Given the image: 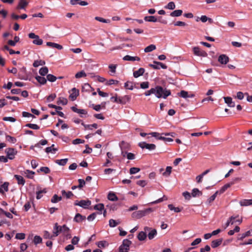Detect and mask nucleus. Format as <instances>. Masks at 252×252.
Segmentation results:
<instances>
[{
  "label": "nucleus",
  "instance_id": "f257e3e1",
  "mask_svg": "<svg viewBox=\"0 0 252 252\" xmlns=\"http://www.w3.org/2000/svg\"><path fill=\"white\" fill-rule=\"evenodd\" d=\"M155 90L154 94L158 98H166L167 96L171 94V92L169 90L163 89L162 87L157 86L154 88Z\"/></svg>",
  "mask_w": 252,
  "mask_h": 252
},
{
  "label": "nucleus",
  "instance_id": "f03ea898",
  "mask_svg": "<svg viewBox=\"0 0 252 252\" xmlns=\"http://www.w3.org/2000/svg\"><path fill=\"white\" fill-rule=\"evenodd\" d=\"M152 211V208H149L144 210H139L138 211L134 212L132 214L131 216L134 219H139L146 216Z\"/></svg>",
  "mask_w": 252,
  "mask_h": 252
},
{
  "label": "nucleus",
  "instance_id": "7ed1b4c3",
  "mask_svg": "<svg viewBox=\"0 0 252 252\" xmlns=\"http://www.w3.org/2000/svg\"><path fill=\"white\" fill-rule=\"evenodd\" d=\"M241 180V178L239 177H236L233 179L231 182L225 184L221 187L220 190H218L219 191V194L223 193L228 188H230L231 186L235 184V183L240 182Z\"/></svg>",
  "mask_w": 252,
  "mask_h": 252
},
{
  "label": "nucleus",
  "instance_id": "20e7f679",
  "mask_svg": "<svg viewBox=\"0 0 252 252\" xmlns=\"http://www.w3.org/2000/svg\"><path fill=\"white\" fill-rule=\"evenodd\" d=\"M131 244V242L128 239H124L122 244L119 247L120 252H128L129 249V246Z\"/></svg>",
  "mask_w": 252,
  "mask_h": 252
},
{
  "label": "nucleus",
  "instance_id": "39448f33",
  "mask_svg": "<svg viewBox=\"0 0 252 252\" xmlns=\"http://www.w3.org/2000/svg\"><path fill=\"white\" fill-rule=\"evenodd\" d=\"M29 37L31 39H34L32 43L37 45H40L43 43V40L39 38V36L33 32L30 33L28 35Z\"/></svg>",
  "mask_w": 252,
  "mask_h": 252
},
{
  "label": "nucleus",
  "instance_id": "423d86ee",
  "mask_svg": "<svg viewBox=\"0 0 252 252\" xmlns=\"http://www.w3.org/2000/svg\"><path fill=\"white\" fill-rule=\"evenodd\" d=\"M91 205V201L89 200H81L80 201H76L74 205L79 206L84 209H87Z\"/></svg>",
  "mask_w": 252,
  "mask_h": 252
},
{
  "label": "nucleus",
  "instance_id": "0eeeda50",
  "mask_svg": "<svg viewBox=\"0 0 252 252\" xmlns=\"http://www.w3.org/2000/svg\"><path fill=\"white\" fill-rule=\"evenodd\" d=\"M59 231L60 233H62L63 235L67 238V239L70 238L71 235L69 232L70 229L65 224H64L63 226H60Z\"/></svg>",
  "mask_w": 252,
  "mask_h": 252
},
{
  "label": "nucleus",
  "instance_id": "6e6552de",
  "mask_svg": "<svg viewBox=\"0 0 252 252\" xmlns=\"http://www.w3.org/2000/svg\"><path fill=\"white\" fill-rule=\"evenodd\" d=\"M192 50L193 54L196 56L202 57H206L207 56V53L198 47H194L192 48Z\"/></svg>",
  "mask_w": 252,
  "mask_h": 252
},
{
  "label": "nucleus",
  "instance_id": "1a4fd4ad",
  "mask_svg": "<svg viewBox=\"0 0 252 252\" xmlns=\"http://www.w3.org/2000/svg\"><path fill=\"white\" fill-rule=\"evenodd\" d=\"M5 152L7 154L8 158L10 159H14L15 156L17 153V150L14 148H7L5 149Z\"/></svg>",
  "mask_w": 252,
  "mask_h": 252
},
{
  "label": "nucleus",
  "instance_id": "9d476101",
  "mask_svg": "<svg viewBox=\"0 0 252 252\" xmlns=\"http://www.w3.org/2000/svg\"><path fill=\"white\" fill-rule=\"evenodd\" d=\"M138 146L142 149L146 148L149 150H154L156 149V146L154 144H148L145 142L139 143Z\"/></svg>",
  "mask_w": 252,
  "mask_h": 252
},
{
  "label": "nucleus",
  "instance_id": "9b49d317",
  "mask_svg": "<svg viewBox=\"0 0 252 252\" xmlns=\"http://www.w3.org/2000/svg\"><path fill=\"white\" fill-rule=\"evenodd\" d=\"M145 231H149V232L148 234V237L149 240H152L154 237L157 234V231L156 229H152L151 227H145L144 228Z\"/></svg>",
  "mask_w": 252,
  "mask_h": 252
},
{
  "label": "nucleus",
  "instance_id": "f8f14e48",
  "mask_svg": "<svg viewBox=\"0 0 252 252\" xmlns=\"http://www.w3.org/2000/svg\"><path fill=\"white\" fill-rule=\"evenodd\" d=\"M18 78L22 80H27L28 78L26 67H23L20 69L18 74Z\"/></svg>",
  "mask_w": 252,
  "mask_h": 252
},
{
  "label": "nucleus",
  "instance_id": "ddd939ff",
  "mask_svg": "<svg viewBox=\"0 0 252 252\" xmlns=\"http://www.w3.org/2000/svg\"><path fill=\"white\" fill-rule=\"evenodd\" d=\"M29 4V0H19L18 4L16 7V9H25Z\"/></svg>",
  "mask_w": 252,
  "mask_h": 252
},
{
  "label": "nucleus",
  "instance_id": "4468645a",
  "mask_svg": "<svg viewBox=\"0 0 252 252\" xmlns=\"http://www.w3.org/2000/svg\"><path fill=\"white\" fill-rule=\"evenodd\" d=\"M161 17H159V19H157L155 16H145L144 17V20L147 22H160L164 24H166V22H161L160 19Z\"/></svg>",
  "mask_w": 252,
  "mask_h": 252
},
{
  "label": "nucleus",
  "instance_id": "2eb2a0df",
  "mask_svg": "<svg viewBox=\"0 0 252 252\" xmlns=\"http://www.w3.org/2000/svg\"><path fill=\"white\" fill-rule=\"evenodd\" d=\"M218 61L222 64H226L229 62V58L226 55L222 54L219 57Z\"/></svg>",
  "mask_w": 252,
  "mask_h": 252
},
{
  "label": "nucleus",
  "instance_id": "dca6fc26",
  "mask_svg": "<svg viewBox=\"0 0 252 252\" xmlns=\"http://www.w3.org/2000/svg\"><path fill=\"white\" fill-rule=\"evenodd\" d=\"M79 90L76 89L75 88H73L71 90V93L69 95V97L73 101L76 99L77 96L79 95Z\"/></svg>",
  "mask_w": 252,
  "mask_h": 252
},
{
  "label": "nucleus",
  "instance_id": "f3484780",
  "mask_svg": "<svg viewBox=\"0 0 252 252\" xmlns=\"http://www.w3.org/2000/svg\"><path fill=\"white\" fill-rule=\"evenodd\" d=\"M71 109L73 112L80 114L81 117H83L82 115H86L87 114V111L85 109H78L75 106L71 107Z\"/></svg>",
  "mask_w": 252,
  "mask_h": 252
},
{
  "label": "nucleus",
  "instance_id": "a211bd4d",
  "mask_svg": "<svg viewBox=\"0 0 252 252\" xmlns=\"http://www.w3.org/2000/svg\"><path fill=\"white\" fill-rule=\"evenodd\" d=\"M123 60L124 61H126L134 62L135 61H140V58L137 56L132 57L129 55H126L123 57Z\"/></svg>",
  "mask_w": 252,
  "mask_h": 252
},
{
  "label": "nucleus",
  "instance_id": "6ab92c4d",
  "mask_svg": "<svg viewBox=\"0 0 252 252\" xmlns=\"http://www.w3.org/2000/svg\"><path fill=\"white\" fill-rule=\"evenodd\" d=\"M86 218L84 216H82L79 213H77L76 214L75 217L73 219L74 221H75L76 222H81L83 220H86Z\"/></svg>",
  "mask_w": 252,
  "mask_h": 252
},
{
  "label": "nucleus",
  "instance_id": "aec40b11",
  "mask_svg": "<svg viewBox=\"0 0 252 252\" xmlns=\"http://www.w3.org/2000/svg\"><path fill=\"white\" fill-rule=\"evenodd\" d=\"M8 182H4L2 185L0 186V193L3 194L4 192H7L8 190Z\"/></svg>",
  "mask_w": 252,
  "mask_h": 252
},
{
  "label": "nucleus",
  "instance_id": "412c9836",
  "mask_svg": "<svg viewBox=\"0 0 252 252\" xmlns=\"http://www.w3.org/2000/svg\"><path fill=\"white\" fill-rule=\"evenodd\" d=\"M46 45L52 48H57L58 50H62L63 48L61 45L51 42H47Z\"/></svg>",
  "mask_w": 252,
  "mask_h": 252
},
{
  "label": "nucleus",
  "instance_id": "4be33fe9",
  "mask_svg": "<svg viewBox=\"0 0 252 252\" xmlns=\"http://www.w3.org/2000/svg\"><path fill=\"white\" fill-rule=\"evenodd\" d=\"M225 103H227L229 107H235V103L232 101V99L231 97H223Z\"/></svg>",
  "mask_w": 252,
  "mask_h": 252
},
{
  "label": "nucleus",
  "instance_id": "5701e85b",
  "mask_svg": "<svg viewBox=\"0 0 252 252\" xmlns=\"http://www.w3.org/2000/svg\"><path fill=\"white\" fill-rule=\"evenodd\" d=\"M222 241H223V239L222 238L213 240L211 243V247L213 248H216L219 247V246H220L221 245Z\"/></svg>",
  "mask_w": 252,
  "mask_h": 252
},
{
  "label": "nucleus",
  "instance_id": "b1692460",
  "mask_svg": "<svg viewBox=\"0 0 252 252\" xmlns=\"http://www.w3.org/2000/svg\"><path fill=\"white\" fill-rule=\"evenodd\" d=\"M145 71V70L144 68L141 67L138 70L133 72V76L135 78H138V77L142 76L144 74Z\"/></svg>",
  "mask_w": 252,
  "mask_h": 252
},
{
  "label": "nucleus",
  "instance_id": "393cba45",
  "mask_svg": "<svg viewBox=\"0 0 252 252\" xmlns=\"http://www.w3.org/2000/svg\"><path fill=\"white\" fill-rule=\"evenodd\" d=\"M60 227V226L58 225V223L56 222L55 223L53 231V236L54 237H56L59 235Z\"/></svg>",
  "mask_w": 252,
  "mask_h": 252
},
{
  "label": "nucleus",
  "instance_id": "a878e982",
  "mask_svg": "<svg viewBox=\"0 0 252 252\" xmlns=\"http://www.w3.org/2000/svg\"><path fill=\"white\" fill-rule=\"evenodd\" d=\"M14 177L17 180L18 185L23 186L25 184V180L22 176L18 175H15Z\"/></svg>",
  "mask_w": 252,
  "mask_h": 252
},
{
  "label": "nucleus",
  "instance_id": "bb28decb",
  "mask_svg": "<svg viewBox=\"0 0 252 252\" xmlns=\"http://www.w3.org/2000/svg\"><path fill=\"white\" fill-rule=\"evenodd\" d=\"M129 97L127 95H125L124 97L121 98L119 97L117 98V101L116 102V103L124 104H126V100H129Z\"/></svg>",
  "mask_w": 252,
  "mask_h": 252
},
{
  "label": "nucleus",
  "instance_id": "cd10ccee",
  "mask_svg": "<svg viewBox=\"0 0 252 252\" xmlns=\"http://www.w3.org/2000/svg\"><path fill=\"white\" fill-rule=\"evenodd\" d=\"M240 204L242 206L252 205V199H243L240 201Z\"/></svg>",
  "mask_w": 252,
  "mask_h": 252
},
{
  "label": "nucleus",
  "instance_id": "c85d7f7f",
  "mask_svg": "<svg viewBox=\"0 0 252 252\" xmlns=\"http://www.w3.org/2000/svg\"><path fill=\"white\" fill-rule=\"evenodd\" d=\"M202 192L200 191L198 189L195 188L193 189L192 190L191 195L193 197H195L196 196H200L202 195Z\"/></svg>",
  "mask_w": 252,
  "mask_h": 252
},
{
  "label": "nucleus",
  "instance_id": "c756f323",
  "mask_svg": "<svg viewBox=\"0 0 252 252\" xmlns=\"http://www.w3.org/2000/svg\"><path fill=\"white\" fill-rule=\"evenodd\" d=\"M120 223L121 221L119 220H116L113 219H110L109 221V225L111 227H114Z\"/></svg>",
  "mask_w": 252,
  "mask_h": 252
},
{
  "label": "nucleus",
  "instance_id": "7c9ffc66",
  "mask_svg": "<svg viewBox=\"0 0 252 252\" xmlns=\"http://www.w3.org/2000/svg\"><path fill=\"white\" fill-rule=\"evenodd\" d=\"M82 125L83 126L85 127V128L89 129H92L93 128H97L98 127V126L96 124H93L92 125H86L84 123H82Z\"/></svg>",
  "mask_w": 252,
  "mask_h": 252
},
{
  "label": "nucleus",
  "instance_id": "2f4dec72",
  "mask_svg": "<svg viewBox=\"0 0 252 252\" xmlns=\"http://www.w3.org/2000/svg\"><path fill=\"white\" fill-rule=\"evenodd\" d=\"M61 192L62 195L67 199L70 198L71 197L73 196V193L70 191L66 192L64 190H62Z\"/></svg>",
  "mask_w": 252,
  "mask_h": 252
},
{
  "label": "nucleus",
  "instance_id": "473e14b6",
  "mask_svg": "<svg viewBox=\"0 0 252 252\" xmlns=\"http://www.w3.org/2000/svg\"><path fill=\"white\" fill-rule=\"evenodd\" d=\"M35 79L38 83L42 85L45 84L47 82L46 79L45 77H43V76H37L35 77Z\"/></svg>",
  "mask_w": 252,
  "mask_h": 252
},
{
  "label": "nucleus",
  "instance_id": "72a5a7b5",
  "mask_svg": "<svg viewBox=\"0 0 252 252\" xmlns=\"http://www.w3.org/2000/svg\"><path fill=\"white\" fill-rule=\"evenodd\" d=\"M183 11L180 9L175 10L170 13V16L172 17H178L182 14Z\"/></svg>",
  "mask_w": 252,
  "mask_h": 252
},
{
  "label": "nucleus",
  "instance_id": "f704fd0d",
  "mask_svg": "<svg viewBox=\"0 0 252 252\" xmlns=\"http://www.w3.org/2000/svg\"><path fill=\"white\" fill-rule=\"evenodd\" d=\"M108 199L111 201H117L118 200V198L116 194L113 192H109L108 195Z\"/></svg>",
  "mask_w": 252,
  "mask_h": 252
},
{
  "label": "nucleus",
  "instance_id": "c9c22d12",
  "mask_svg": "<svg viewBox=\"0 0 252 252\" xmlns=\"http://www.w3.org/2000/svg\"><path fill=\"white\" fill-rule=\"evenodd\" d=\"M48 72V68L46 66H44L43 67H41L39 70V73L41 76H45L46 75Z\"/></svg>",
  "mask_w": 252,
  "mask_h": 252
},
{
  "label": "nucleus",
  "instance_id": "e433bc0d",
  "mask_svg": "<svg viewBox=\"0 0 252 252\" xmlns=\"http://www.w3.org/2000/svg\"><path fill=\"white\" fill-rule=\"evenodd\" d=\"M54 146V144H53L51 147H48L45 149V152L47 153H55L58 150L57 148H53Z\"/></svg>",
  "mask_w": 252,
  "mask_h": 252
},
{
  "label": "nucleus",
  "instance_id": "4c0bfd02",
  "mask_svg": "<svg viewBox=\"0 0 252 252\" xmlns=\"http://www.w3.org/2000/svg\"><path fill=\"white\" fill-rule=\"evenodd\" d=\"M147 237L146 232L144 231H141L139 233L137 238L139 241L144 240Z\"/></svg>",
  "mask_w": 252,
  "mask_h": 252
},
{
  "label": "nucleus",
  "instance_id": "58836bf2",
  "mask_svg": "<svg viewBox=\"0 0 252 252\" xmlns=\"http://www.w3.org/2000/svg\"><path fill=\"white\" fill-rule=\"evenodd\" d=\"M172 171V167L171 166H167L166 168V170L165 171H164L163 173H162V174L163 176L165 177L169 176Z\"/></svg>",
  "mask_w": 252,
  "mask_h": 252
},
{
  "label": "nucleus",
  "instance_id": "ea45409f",
  "mask_svg": "<svg viewBox=\"0 0 252 252\" xmlns=\"http://www.w3.org/2000/svg\"><path fill=\"white\" fill-rule=\"evenodd\" d=\"M156 49V47L155 45L151 44L145 48L144 52L146 53L150 52L155 50Z\"/></svg>",
  "mask_w": 252,
  "mask_h": 252
},
{
  "label": "nucleus",
  "instance_id": "a19ab883",
  "mask_svg": "<svg viewBox=\"0 0 252 252\" xmlns=\"http://www.w3.org/2000/svg\"><path fill=\"white\" fill-rule=\"evenodd\" d=\"M67 161V158H64L62 159H57L55 162L60 165L64 166L66 164Z\"/></svg>",
  "mask_w": 252,
  "mask_h": 252
},
{
  "label": "nucleus",
  "instance_id": "79ce46f5",
  "mask_svg": "<svg viewBox=\"0 0 252 252\" xmlns=\"http://www.w3.org/2000/svg\"><path fill=\"white\" fill-rule=\"evenodd\" d=\"M45 64V62L42 60H36L33 63V66L35 67H38L39 65H43Z\"/></svg>",
  "mask_w": 252,
  "mask_h": 252
},
{
  "label": "nucleus",
  "instance_id": "37998d69",
  "mask_svg": "<svg viewBox=\"0 0 252 252\" xmlns=\"http://www.w3.org/2000/svg\"><path fill=\"white\" fill-rule=\"evenodd\" d=\"M61 196H58L57 194H54L51 198V201L53 203H57L62 200Z\"/></svg>",
  "mask_w": 252,
  "mask_h": 252
},
{
  "label": "nucleus",
  "instance_id": "c03bdc74",
  "mask_svg": "<svg viewBox=\"0 0 252 252\" xmlns=\"http://www.w3.org/2000/svg\"><path fill=\"white\" fill-rule=\"evenodd\" d=\"M25 126L28 127L29 128H31L33 129H35V130L39 129L40 128L39 126L38 125H37L36 124H31V123L27 124L25 125Z\"/></svg>",
  "mask_w": 252,
  "mask_h": 252
},
{
  "label": "nucleus",
  "instance_id": "a18cd8bd",
  "mask_svg": "<svg viewBox=\"0 0 252 252\" xmlns=\"http://www.w3.org/2000/svg\"><path fill=\"white\" fill-rule=\"evenodd\" d=\"M168 207L170 210L174 211L175 212L179 213L181 211V209L179 207H175L172 204H169Z\"/></svg>",
  "mask_w": 252,
  "mask_h": 252
},
{
  "label": "nucleus",
  "instance_id": "49530a36",
  "mask_svg": "<svg viewBox=\"0 0 252 252\" xmlns=\"http://www.w3.org/2000/svg\"><path fill=\"white\" fill-rule=\"evenodd\" d=\"M86 76H87V75H86L85 72L84 70H82L80 72H77L75 74V77L76 78H80L81 77H86Z\"/></svg>",
  "mask_w": 252,
  "mask_h": 252
},
{
  "label": "nucleus",
  "instance_id": "de8ad7c7",
  "mask_svg": "<svg viewBox=\"0 0 252 252\" xmlns=\"http://www.w3.org/2000/svg\"><path fill=\"white\" fill-rule=\"evenodd\" d=\"M133 83L129 81H127L125 83V87L126 89L132 90L133 89Z\"/></svg>",
  "mask_w": 252,
  "mask_h": 252
},
{
  "label": "nucleus",
  "instance_id": "09e8293b",
  "mask_svg": "<svg viewBox=\"0 0 252 252\" xmlns=\"http://www.w3.org/2000/svg\"><path fill=\"white\" fill-rule=\"evenodd\" d=\"M67 99L63 98V97H60L58 100V104H62V105H66L67 103Z\"/></svg>",
  "mask_w": 252,
  "mask_h": 252
},
{
  "label": "nucleus",
  "instance_id": "8fccbe9b",
  "mask_svg": "<svg viewBox=\"0 0 252 252\" xmlns=\"http://www.w3.org/2000/svg\"><path fill=\"white\" fill-rule=\"evenodd\" d=\"M95 20L99 21L100 22L104 23H109L110 22V20L109 19H105L100 17H95L94 18Z\"/></svg>",
  "mask_w": 252,
  "mask_h": 252
},
{
  "label": "nucleus",
  "instance_id": "3c124183",
  "mask_svg": "<svg viewBox=\"0 0 252 252\" xmlns=\"http://www.w3.org/2000/svg\"><path fill=\"white\" fill-rule=\"evenodd\" d=\"M178 95L183 98H188L189 97V96L188 94V92H186L185 91H181L180 93H178Z\"/></svg>",
  "mask_w": 252,
  "mask_h": 252
},
{
  "label": "nucleus",
  "instance_id": "603ef678",
  "mask_svg": "<svg viewBox=\"0 0 252 252\" xmlns=\"http://www.w3.org/2000/svg\"><path fill=\"white\" fill-rule=\"evenodd\" d=\"M42 238L39 236L36 235L34 237L33 242L35 245L41 243L42 242Z\"/></svg>",
  "mask_w": 252,
  "mask_h": 252
},
{
  "label": "nucleus",
  "instance_id": "864d4df0",
  "mask_svg": "<svg viewBox=\"0 0 252 252\" xmlns=\"http://www.w3.org/2000/svg\"><path fill=\"white\" fill-rule=\"evenodd\" d=\"M165 8L168 9L173 10L175 8V4L174 2H169L167 5L165 6Z\"/></svg>",
  "mask_w": 252,
  "mask_h": 252
},
{
  "label": "nucleus",
  "instance_id": "5fc2aeb1",
  "mask_svg": "<svg viewBox=\"0 0 252 252\" xmlns=\"http://www.w3.org/2000/svg\"><path fill=\"white\" fill-rule=\"evenodd\" d=\"M47 79L50 82H53L56 80L57 77L52 74H49L47 75Z\"/></svg>",
  "mask_w": 252,
  "mask_h": 252
},
{
  "label": "nucleus",
  "instance_id": "6e6d98bb",
  "mask_svg": "<svg viewBox=\"0 0 252 252\" xmlns=\"http://www.w3.org/2000/svg\"><path fill=\"white\" fill-rule=\"evenodd\" d=\"M46 192V190L45 189L37 191L36 192V199H40L42 196V194L43 193H45Z\"/></svg>",
  "mask_w": 252,
  "mask_h": 252
},
{
  "label": "nucleus",
  "instance_id": "4d7b16f0",
  "mask_svg": "<svg viewBox=\"0 0 252 252\" xmlns=\"http://www.w3.org/2000/svg\"><path fill=\"white\" fill-rule=\"evenodd\" d=\"M104 205L102 203H99V204H96L94 206V209L95 210H98V211H102V210H104Z\"/></svg>",
  "mask_w": 252,
  "mask_h": 252
},
{
  "label": "nucleus",
  "instance_id": "13d9d810",
  "mask_svg": "<svg viewBox=\"0 0 252 252\" xmlns=\"http://www.w3.org/2000/svg\"><path fill=\"white\" fill-rule=\"evenodd\" d=\"M235 219V217L231 216L226 223V227H228L230 224H233L235 223V221L233 220H234Z\"/></svg>",
  "mask_w": 252,
  "mask_h": 252
},
{
  "label": "nucleus",
  "instance_id": "bf43d9fd",
  "mask_svg": "<svg viewBox=\"0 0 252 252\" xmlns=\"http://www.w3.org/2000/svg\"><path fill=\"white\" fill-rule=\"evenodd\" d=\"M167 200V197L166 196L163 195L162 197L158 199L155 201H153V202H152V204H157V203L162 202L163 200Z\"/></svg>",
  "mask_w": 252,
  "mask_h": 252
},
{
  "label": "nucleus",
  "instance_id": "052dcab7",
  "mask_svg": "<svg viewBox=\"0 0 252 252\" xmlns=\"http://www.w3.org/2000/svg\"><path fill=\"white\" fill-rule=\"evenodd\" d=\"M200 20L203 23L206 22L207 20H208L210 23L212 22V19L211 18H208L205 15H202L200 18Z\"/></svg>",
  "mask_w": 252,
  "mask_h": 252
},
{
  "label": "nucleus",
  "instance_id": "680f3d73",
  "mask_svg": "<svg viewBox=\"0 0 252 252\" xmlns=\"http://www.w3.org/2000/svg\"><path fill=\"white\" fill-rule=\"evenodd\" d=\"M6 139L12 143H15L16 142V139L15 138L12 137L10 135H6Z\"/></svg>",
  "mask_w": 252,
  "mask_h": 252
},
{
  "label": "nucleus",
  "instance_id": "e2e57ef3",
  "mask_svg": "<svg viewBox=\"0 0 252 252\" xmlns=\"http://www.w3.org/2000/svg\"><path fill=\"white\" fill-rule=\"evenodd\" d=\"M140 168L137 167H132L129 170V173L130 174H134L140 171Z\"/></svg>",
  "mask_w": 252,
  "mask_h": 252
},
{
  "label": "nucleus",
  "instance_id": "0e129e2a",
  "mask_svg": "<svg viewBox=\"0 0 252 252\" xmlns=\"http://www.w3.org/2000/svg\"><path fill=\"white\" fill-rule=\"evenodd\" d=\"M53 235H51L50 233L47 231H45L44 232V238L45 239H53Z\"/></svg>",
  "mask_w": 252,
  "mask_h": 252
},
{
  "label": "nucleus",
  "instance_id": "69168bd1",
  "mask_svg": "<svg viewBox=\"0 0 252 252\" xmlns=\"http://www.w3.org/2000/svg\"><path fill=\"white\" fill-rule=\"evenodd\" d=\"M15 238L17 239L23 240L25 238V234L23 233H17Z\"/></svg>",
  "mask_w": 252,
  "mask_h": 252
},
{
  "label": "nucleus",
  "instance_id": "338daca9",
  "mask_svg": "<svg viewBox=\"0 0 252 252\" xmlns=\"http://www.w3.org/2000/svg\"><path fill=\"white\" fill-rule=\"evenodd\" d=\"M219 193V191H217L213 195H212L209 199H208V202L209 203H211L212 202V201H213L216 197H217V194Z\"/></svg>",
  "mask_w": 252,
  "mask_h": 252
},
{
  "label": "nucleus",
  "instance_id": "774afa93",
  "mask_svg": "<svg viewBox=\"0 0 252 252\" xmlns=\"http://www.w3.org/2000/svg\"><path fill=\"white\" fill-rule=\"evenodd\" d=\"M39 170L40 171L43 172L45 174H48L50 172V169L48 167H41Z\"/></svg>",
  "mask_w": 252,
  "mask_h": 252
}]
</instances>
